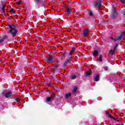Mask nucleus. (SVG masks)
<instances>
[{"label":"nucleus","mask_w":125,"mask_h":125,"mask_svg":"<svg viewBox=\"0 0 125 125\" xmlns=\"http://www.w3.org/2000/svg\"><path fill=\"white\" fill-rule=\"evenodd\" d=\"M9 27V31L8 34L14 38L16 39L17 38V33H18V30L16 28V25L13 24V23H10L8 25Z\"/></svg>","instance_id":"obj_1"},{"label":"nucleus","mask_w":125,"mask_h":125,"mask_svg":"<svg viewBox=\"0 0 125 125\" xmlns=\"http://www.w3.org/2000/svg\"><path fill=\"white\" fill-rule=\"evenodd\" d=\"M2 94L3 96H5L6 98H9L13 96V95L12 94V92L11 91H9V92L3 91L2 93Z\"/></svg>","instance_id":"obj_2"},{"label":"nucleus","mask_w":125,"mask_h":125,"mask_svg":"<svg viewBox=\"0 0 125 125\" xmlns=\"http://www.w3.org/2000/svg\"><path fill=\"white\" fill-rule=\"evenodd\" d=\"M93 5L95 7H98V8H101V6H102V1L100 0L95 1L93 3Z\"/></svg>","instance_id":"obj_3"},{"label":"nucleus","mask_w":125,"mask_h":125,"mask_svg":"<svg viewBox=\"0 0 125 125\" xmlns=\"http://www.w3.org/2000/svg\"><path fill=\"white\" fill-rule=\"evenodd\" d=\"M89 29H85L83 30V34L82 35L83 37H88V35L89 34Z\"/></svg>","instance_id":"obj_4"},{"label":"nucleus","mask_w":125,"mask_h":125,"mask_svg":"<svg viewBox=\"0 0 125 125\" xmlns=\"http://www.w3.org/2000/svg\"><path fill=\"white\" fill-rule=\"evenodd\" d=\"M54 58H55V57L54 56H49L47 58V60H46L47 63H52V62H53V59H54Z\"/></svg>","instance_id":"obj_5"},{"label":"nucleus","mask_w":125,"mask_h":125,"mask_svg":"<svg viewBox=\"0 0 125 125\" xmlns=\"http://www.w3.org/2000/svg\"><path fill=\"white\" fill-rule=\"evenodd\" d=\"M53 96L46 98V102H50V101H51L52 100H53V97L55 96V95L54 94H53Z\"/></svg>","instance_id":"obj_6"},{"label":"nucleus","mask_w":125,"mask_h":125,"mask_svg":"<svg viewBox=\"0 0 125 125\" xmlns=\"http://www.w3.org/2000/svg\"><path fill=\"white\" fill-rule=\"evenodd\" d=\"M112 40H113L114 42H118V41H121L122 38L120 36L116 37L115 38H111Z\"/></svg>","instance_id":"obj_7"},{"label":"nucleus","mask_w":125,"mask_h":125,"mask_svg":"<svg viewBox=\"0 0 125 125\" xmlns=\"http://www.w3.org/2000/svg\"><path fill=\"white\" fill-rule=\"evenodd\" d=\"M106 115H108L109 118H111V119H112L113 120H114L115 121H116V118H115V117L112 116V115H111V114H110V113H109L108 111H106Z\"/></svg>","instance_id":"obj_8"},{"label":"nucleus","mask_w":125,"mask_h":125,"mask_svg":"<svg viewBox=\"0 0 125 125\" xmlns=\"http://www.w3.org/2000/svg\"><path fill=\"white\" fill-rule=\"evenodd\" d=\"M93 56H96V55H98V51L95 50L93 52Z\"/></svg>","instance_id":"obj_9"},{"label":"nucleus","mask_w":125,"mask_h":125,"mask_svg":"<svg viewBox=\"0 0 125 125\" xmlns=\"http://www.w3.org/2000/svg\"><path fill=\"white\" fill-rule=\"evenodd\" d=\"M91 69H89L88 71H86L85 72V74L86 75V76H89V75H91Z\"/></svg>","instance_id":"obj_10"},{"label":"nucleus","mask_w":125,"mask_h":125,"mask_svg":"<svg viewBox=\"0 0 125 125\" xmlns=\"http://www.w3.org/2000/svg\"><path fill=\"white\" fill-rule=\"evenodd\" d=\"M66 11L68 14H70L71 13V9L68 7H66Z\"/></svg>","instance_id":"obj_11"},{"label":"nucleus","mask_w":125,"mask_h":125,"mask_svg":"<svg viewBox=\"0 0 125 125\" xmlns=\"http://www.w3.org/2000/svg\"><path fill=\"white\" fill-rule=\"evenodd\" d=\"M70 79H71V80H75V79H77V76H76L75 75H72L70 77Z\"/></svg>","instance_id":"obj_12"},{"label":"nucleus","mask_w":125,"mask_h":125,"mask_svg":"<svg viewBox=\"0 0 125 125\" xmlns=\"http://www.w3.org/2000/svg\"><path fill=\"white\" fill-rule=\"evenodd\" d=\"M71 95H72L71 93H68V94H65V98H69V97H71Z\"/></svg>","instance_id":"obj_13"},{"label":"nucleus","mask_w":125,"mask_h":125,"mask_svg":"<svg viewBox=\"0 0 125 125\" xmlns=\"http://www.w3.org/2000/svg\"><path fill=\"white\" fill-rule=\"evenodd\" d=\"M7 38H8L7 35L5 34V35H4L2 36V38L4 41H5V40H6V39H7Z\"/></svg>","instance_id":"obj_14"},{"label":"nucleus","mask_w":125,"mask_h":125,"mask_svg":"<svg viewBox=\"0 0 125 125\" xmlns=\"http://www.w3.org/2000/svg\"><path fill=\"white\" fill-rule=\"evenodd\" d=\"M41 1L42 0H34V1L36 4H40Z\"/></svg>","instance_id":"obj_15"},{"label":"nucleus","mask_w":125,"mask_h":125,"mask_svg":"<svg viewBox=\"0 0 125 125\" xmlns=\"http://www.w3.org/2000/svg\"><path fill=\"white\" fill-rule=\"evenodd\" d=\"M95 81L96 82H98V81H99V75H96V77L95 78Z\"/></svg>","instance_id":"obj_16"},{"label":"nucleus","mask_w":125,"mask_h":125,"mask_svg":"<svg viewBox=\"0 0 125 125\" xmlns=\"http://www.w3.org/2000/svg\"><path fill=\"white\" fill-rule=\"evenodd\" d=\"M77 89H78V87H77V86H75L73 88V92L74 93H76Z\"/></svg>","instance_id":"obj_17"},{"label":"nucleus","mask_w":125,"mask_h":125,"mask_svg":"<svg viewBox=\"0 0 125 125\" xmlns=\"http://www.w3.org/2000/svg\"><path fill=\"white\" fill-rule=\"evenodd\" d=\"M102 55H100V58H99V61H100V62H102L103 61V59H102Z\"/></svg>","instance_id":"obj_18"},{"label":"nucleus","mask_w":125,"mask_h":125,"mask_svg":"<svg viewBox=\"0 0 125 125\" xmlns=\"http://www.w3.org/2000/svg\"><path fill=\"white\" fill-rule=\"evenodd\" d=\"M88 15L90 16H92V15H93V14L92 13V12L91 11L89 10L88 12Z\"/></svg>","instance_id":"obj_19"},{"label":"nucleus","mask_w":125,"mask_h":125,"mask_svg":"<svg viewBox=\"0 0 125 125\" xmlns=\"http://www.w3.org/2000/svg\"><path fill=\"white\" fill-rule=\"evenodd\" d=\"M117 47H118V44H116L115 46L114 47L113 51L115 52L116 51V49H117Z\"/></svg>","instance_id":"obj_20"},{"label":"nucleus","mask_w":125,"mask_h":125,"mask_svg":"<svg viewBox=\"0 0 125 125\" xmlns=\"http://www.w3.org/2000/svg\"><path fill=\"white\" fill-rule=\"evenodd\" d=\"M125 32H123L120 34V36L121 37V38H123V36H125Z\"/></svg>","instance_id":"obj_21"},{"label":"nucleus","mask_w":125,"mask_h":125,"mask_svg":"<svg viewBox=\"0 0 125 125\" xmlns=\"http://www.w3.org/2000/svg\"><path fill=\"white\" fill-rule=\"evenodd\" d=\"M10 12L11 13H15V11L13 9L10 10Z\"/></svg>","instance_id":"obj_22"},{"label":"nucleus","mask_w":125,"mask_h":125,"mask_svg":"<svg viewBox=\"0 0 125 125\" xmlns=\"http://www.w3.org/2000/svg\"><path fill=\"white\" fill-rule=\"evenodd\" d=\"M109 52L111 54H112V55H114V52H114V51H113V50H110Z\"/></svg>","instance_id":"obj_23"},{"label":"nucleus","mask_w":125,"mask_h":125,"mask_svg":"<svg viewBox=\"0 0 125 125\" xmlns=\"http://www.w3.org/2000/svg\"><path fill=\"white\" fill-rule=\"evenodd\" d=\"M4 40L2 38L1 39H0V42H4Z\"/></svg>","instance_id":"obj_24"},{"label":"nucleus","mask_w":125,"mask_h":125,"mask_svg":"<svg viewBox=\"0 0 125 125\" xmlns=\"http://www.w3.org/2000/svg\"><path fill=\"white\" fill-rule=\"evenodd\" d=\"M21 3L22 2L21 1H19V2H17L18 5H20V4H21Z\"/></svg>","instance_id":"obj_25"},{"label":"nucleus","mask_w":125,"mask_h":125,"mask_svg":"<svg viewBox=\"0 0 125 125\" xmlns=\"http://www.w3.org/2000/svg\"><path fill=\"white\" fill-rule=\"evenodd\" d=\"M2 10L3 11V12H4L5 9L4 8V5H3V7L2 8Z\"/></svg>","instance_id":"obj_26"},{"label":"nucleus","mask_w":125,"mask_h":125,"mask_svg":"<svg viewBox=\"0 0 125 125\" xmlns=\"http://www.w3.org/2000/svg\"><path fill=\"white\" fill-rule=\"evenodd\" d=\"M75 50H76V48L73 47V48H72L71 51L74 52V51H75Z\"/></svg>","instance_id":"obj_27"},{"label":"nucleus","mask_w":125,"mask_h":125,"mask_svg":"<svg viewBox=\"0 0 125 125\" xmlns=\"http://www.w3.org/2000/svg\"><path fill=\"white\" fill-rule=\"evenodd\" d=\"M68 63H69V62H68V61H66L64 62V64L65 65H67V64H68Z\"/></svg>","instance_id":"obj_28"},{"label":"nucleus","mask_w":125,"mask_h":125,"mask_svg":"<svg viewBox=\"0 0 125 125\" xmlns=\"http://www.w3.org/2000/svg\"><path fill=\"white\" fill-rule=\"evenodd\" d=\"M121 2H123V3H125V0H120Z\"/></svg>","instance_id":"obj_29"},{"label":"nucleus","mask_w":125,"mask_h":125,"mask_svg":"<svg viewBox=\"0 0 125 125\" xmlns=\"http://www.w3.org/2000/svg\"><path fill=\"white\" fill-rule=\"evenodd\" d=\"M73 51H71L70 52H69V55H72L73 54Z\"/></svg>","instance_id":"obj_30"},{"label":"nucleus","mask_w":125,"mask_h":125,"mask_svg":"<svg viewBox=\"0 0 125 125\" xmlns=\"http://www.w3.org/2000/svg\"><path fill=\"white\" fill-rule=\"evenodd\" d=\"M66 61H67V62H68V63H69V62H71V61H72V60H71V59H70L69 60H66Z\"/></svg>","instance_id":"obj_31"},{"label":"nucleus","mask_w":125,"mask_h":125,"mask_svg":"<svg viewBox=\"0 0 125 125\" xmlns=\"http://www.w3.org/2000/svg\"><path fill=\"white\" fill-rule=\"evenodd\" d=\"M104 70H105V71H107V70H108V67L107 66L104 67Z\"/></svg>","instance_id":"obj_32"},{"label":"nucleus","mask_w":125,"mask_h":125,"mask_svg":"<svg viewBox=\"0 0 125 125\" xmlns=\"http://www.w3.org/2000/svg\"><path fill=\"white\" fill-rule=\"evenodd\" d=\"M123 14L125 16V10H123Z\"/></svg>","instance_id":"obj_33"},{"label":"nucleus","mask_w":125,"mask_h":125,"mask_svg":"<svg viewBox=\"0 0 125 125\" xmlns=\"http://www.w3.org/2000/svg\"><path fill=\"white\" fill-rule=\"evenodd\" d=\"M113 10H114V11H116V8L114 7L113 8Z\"/></svg>","instance_id":"obj_34"},{"label":"nucleus","mask_w":125,"mask_h":125,"mask_svg":"<svg viewBox=\"0 0 125 125\" xmlns=\"http://www.w3.org/2000/svg\"><path fill=\"white\" fill-rule=\"evenodd\" d=\"M52 85V84H50V85H48V86H51Z\"/></svg>","instance_id":"obj_35"},{"label":"nucleus","mask_w":125,"mask_h":125,"mask_svg":"<svg viewBox=\"0 0 125 125\" xmlns=\"http://www.w3.org/2000/svg\"><path fill=\"white\" fill-rule=\"evenodd\" d=\"M19 101H20V99H19Z\"/></svg>","instance_id":"obj_36"}]
</instances>
